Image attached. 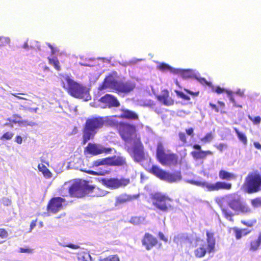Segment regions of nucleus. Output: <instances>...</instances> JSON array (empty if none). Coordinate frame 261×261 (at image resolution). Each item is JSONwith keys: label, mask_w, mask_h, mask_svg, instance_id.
<instances>
[{"label": "nucleus", "mask_w": 261, "mask_h": 261, "mask_svg": "<svg viewBox=\"0 0 261 261\" xmlns=\"http://www.w3.org/2000/svg\"><path fill=\"white\" fill-rule=\"evenodd\" d=\"M61 81L63 88L71 96L86 101L90 99L89 90L87 87L75 82L67 75L62 76Z\"/></svg>", "instance_id": "f257e3e1"}, {"label": "nucleus", "mask_w": 261, "mask_h": 261, "mask_svg": "<svg viewBox=\"0 0 261 261\" xmlns=\"http://www.w3.org/2000/svg\"><path fill=\"white\" fill-rule=\"evenodd\" d=\"M206 243L203 240L196 239L197 241L201 242L199 245L197 244V248L194 250L195 256L197 258L204 257L207 252L210 253L214 251L216 244L214 233L206 231Z\"/></svg>", "instance_id": "f03ea898"}, {"label": "nucleus", "mask_w": 261, "mask_h": 261, "mask_svg": "<svg viewBox=\"0 0 261 261\" xmlns=\"http://www.w3.org/2000/svg\"><path fill=\"white\" fill-rule=\"evenodd\" d=\"M156 158L163 166H175L178 163V156L173 153H167L163 143L159 142L156 146Z\"/></svg>", "instance_id": "7ed1b4c3"}, {"label": "nucleus", "mask_w": 261, "mask_h": 261, "mask_svg": "<svg viewBox=\"0 0 261 261\" xmlns=\"http://www.w3.org/2000/svg\"><path fill=\"white\" fill-rule=\"evenodd\" d=\"M149 172L158 178L169 183L178 182L182 178L180 171L170 173L162 169L157 165H152Z\"/></svg>", "instance_id": "20e7f679"}, {"label": "nucleus", "mask_w": 261, "mask_h": 261, "mask_svg": "<svg viewBox=\"0 0 261 261\" xmlns=\"http://www.w3.org/2000/svg\"><path fill=\"white\" fill-rule=\"evenodd\" d=\"M243 188L248 194L255 193L261 191V175L256 172L249 173L245 177Z\"/></svg>", "instance_id": "39448f33"}, {"label": "nucleus", "mask_w": 261, "mask_h": 261, "mask_svg": "<svg viewBox=\"0 0 261 261\" xmlns=\"http://www.w3.org/2000/svg\"><path fill=\"white\" fill-rule=\"evenodd\" d=\"M105 120L102 118H93L87 120L84 131V141L92 138L97 130L102 127Z\"/></svg>", "instance_id": "423d86ee"}, {"label": "nucleus", "mask_w": 261, "mask_h": 261, "mask_svg": "<svg viewBox=\"0 0 261 261\" xmlns=\"http://www.w3.org/2000/svg\"><path fill=\"white\" fill-rule=\"evenodd\" d=\"M151 199L152 204L162 212H167L173 208L170 203L173 200L168 196L156 193L152 195Z\"/></svg>", "instance_id": "0eeeda50"}, {"label": "nucleus", "mask_w": 261, "mask_h": 261, "mask_svg": "<svg viewBox=\"0 0 261 261\" xmlns=\"http://www.w3.org/2000/svg\"><path fill=\"white\" fill-rule=\"evenodd\" d=\"M96 189L94 187L89 185L85 180H80L74 182H72L71 196L82 197Z\"/></svg>", "instance_id": "6e6552de"}, {"label": "nucleus", "mask_w": 261, "mask_h": 261, "mask_svg": "<svg viewBox=\"0 0 261 261\" xmlns=\"http://www.w3.org/2000/svg\"><path fill=\"white\" fill-rule=\"evenodd\" d=\"M115 126L117 128L121 137L125 141H128L132 139L133 141L136 137H140L137 135L136 127L134 125L128 123H115Z\"/></svg>", "instance_id": "1a4fd4ad"}, {"label": "nucleus", "mask_w": 261, "mask_h": 261, "mask_svg": "<svg viewBox=\"0 0 261 261\" xmlns=\"http://www.w3.org/2000/svg\"><path fill=\"white\" fill-rule=\"evenodd\" d=\"M229 206L233 211L243 214H247L251 212L249 206L243 202L240 196H234L228 201Z\"/></svg>", "instance_id": "9d476101"}, {"label": "nucleus", "mask_w": 261, "mask_h": 261, "mask_svg": "<svg viewBox=\"0 0 261 261\" xmlns=\"http://www.w3.org/2000/svg\"><path fill=\"white\" fill-rule=\"evenodd\" d=\"M133 142L134 145L132 150V156L136 162H141L145 159V153L144 146L140 137H136Z\"/></svg>", "instance_id": "9b49d317"}, {"label": "nucleus", "mask_w": 261, "mask_h": 261, "mask_svg": "<svg viewBox=\"0 0 261 261\" xmlns=\"http://www.w3.org/2000/svg\"><path fill=\"white\" fill-rule=\"evenodd\" d=\"M136 87L135 82L131 81H115V90L118 92L127 93Z\"/></svg>", "instance_id": "f8f14e48"}, {"label": "nucleus", "mask_w": 261, "mask_h": 261, "mask_svg": "<svg viewBox=\"0 0 261 261\" xmlns=\"http://www.w3.org/2000/svg\"><path fill=\"white\" fill-rule=\"evenodd\" d=\"M65 202V199L61 197L53 198L49 201L47 210L49 212L56 213L61 210L63 207V204Z\"/></svg>", "instance_id": "ddd939ff"}, {"label": "nucleus", "mask_w": 261, "mask_h": 261, "mask_svg": "<svg viewBox=\"0 0 261 261\" xmlns=\"http://www.w3.org/2000/svg\"><path fill=\"white\" fill-rule=\"evenodd\" d=\"M115 112L117 113L115 115V118L117 117L122 119L134 120H137L139 119V117L137 113L129 110L118 109L117 110H115Z\"/></svg>", "instance_id": "4468645a"}, {"label": "nucleus", "mask_w": 261, "mask_h": 261, "mask_svg": "<svg viewBox=\"0 0 261 261\" xmlns=\"http://www.w3.org/2000/svg\"><path fill=\"white\" fill-rule=\"evenodd\" d=\"M142 244L147 250L151 249L158 244V239L151 234L146 232L142 239Z\"/></svg>", "instance_id": "2eb2a0df"}, {"label": "nucleus", "mask_w": 261, "mask_h": 261, "mask_svg": "<svg viewBox=\"0 0 261 261\" xmlns=\"http://www.w3.org/2000/svg\"><path fill=\"white\" fill-rule=\"evenodd\" d=\"M86 150L90 154L96 155L104 152H109L111 150L110 148H106L100 144L89 143L86 148Z\"/></svg>", "instance_id": "dca6fc26"}, {"label": "nucleus", "mask_w": 261, "mask_h": 261, "mask_svg": "<svg viewBox=\"0 0 261 261\" xmlns=\"http://www.w3.org/2000/svg\"><path fill=\"white\" fill-rule=\"evenodd\" d=\"M157 99L165 106H169L174 104V99L170 96L169 91L165 89L162 91L161 94L156 96Z\"/></svg>", "instance_id": "f3484780"}, {"label": "nucleus", "mask_w": 261, "mask_h": 261, "mask_svg": "<svg viewBox=\"0 0 261 261\" xmlns=\"http://www.w3.org/2000/svg\"><path fill=\"white\" fill-rule=\"evenodd\" d=\"M232 185L222 181H217L215 184L209 183L208 191H218L221 189L230 190Z\"/></svg>", "instance_id": "a211bd4d"}, {"label": "nucleus", "mask_w": 261, "mask_h": 261, "mask_svg": "<svg viewBox=\"0 0 261 261\" xmlns=\"http://www.w3.org/2000/svg\"><path fill=\"white\" fill-rule=\"evenodd\" d=\"M193 147L197 150H200L199 151H193L192 152V156L197 159H203L206 158L208 155H212L213 152L210 150H201V146L199 144H194Z\"/></svg>", "instance_id": "6ab92c4d"}, {"label": "nucleus", "mask_w": 261, "mask_h": 261, "mask_svg": "<svg viewBox=\"0 0 261 261\" xmlns=\"http://www.w3.org/2000/svg\"><path fill=\"white\" fill-rule=\"evenodd\" d=\"M99 101L102 108H111L114 106V96L112 95L107 94L101 97Z\"/></svg>", "instance_id": "aec40b11"}, {"label": "nucleus", "mask_w": 261, "mask_h": 261, "mask_svg": "<svg viewBox=\"0 0 261 261\" xmlns=\"http://www.w3.org/2000/svg\"><path fill=\"white\" fill-rule=\"evenodd\" d=\"M139 194L132 195L122 194L117 197L116 203L117 204L125 203L131 201L134 199H137L139 197Z\"/></svg>", "instance_id": "412c9836"}, {"label": "nucleus", "mask_w": 261, "mask_h": 261, "mask_svg": "<svg viewBox=\"0 0 261 261\" xmlns=\"http://www.w3.org/2000/svg\"><path fill=\"white\" fill-rule=\"evenodd\" d=\"M175 74H179L182 78L184 79L195 78L196 75L194 71L192 69H176Z\"/></svg>", "instance_id": "4be33fe9"}, {"label": "nucleus", "mask_w": 261, "mask_h": 261, "mask_svg": "<svg viewBox=\"0 0 261 261\" xmlns=\"http://www.w3.org/2000/svg\"><path fill=\"white\" fill-rule=\"evenodd\" d=\"M261 248V233H259L257 238L251 240L249 244V249L251 252L257 251Z\"/></svg>", "instance_id": "5701e85b"}, {"label": "nucleus", "mask_w": 261, "mask_h": 261, "mask_svg": "<svg viewBox=\"0 0 261 261\" xmlns=\"http://www.w3.org/2000/svg\"><path fill=\"white\" fill-rule=\"evenodd\" d=\"M114 88V77L113 75H110L107 77L103 84L99 86L98 89L102 90L107 88L113 89Z\"/></svg>", "instance_id": "b1692460"}, {"label": "nucleus", "mask_w": 261, "mask_h": 261, "mask_svg": "<svg viewBox=\"0 0 261 261\" xmlns=\"http://www.w3.org/2000/svg\"><path fill=\"white\" fill-rule=\"evenodd\" d=\"M219 106H217L216 105L210 102L209 106L211 107V109L214 110L216 113L220 112L221 114H224L225 112L224 111V108L225 107V103L222 101H218L217 102Z\"/></svg>", "instance_id": "393cba45"}, {"label": "nucleus", "mask_w": 261, "mask_h": 261, "mask_svg": "<svg viewBox=\"0 0 261 261\" xmlns=\"http://www.w3.org/2000/svg\"><path fill=\"white\" fill-rule=\"evenodd\" d=\"M215 91L217 94H221L223 92H225L227 94V95L229 96L230 100L232 103H233L235 106H236V102L235 99L234 98V97L233 96V94H232L233 92L232 91H231L230 90L225 89L219 86H218L216 87V88L215 89Z\"/></svg>", "instance_id": "a878e982"}, {"label": "nucleus", "mask_w": 261, "mask_h": 261, "mask_svg": "<svg viewBox=\"0 0 261 261\" xmlns=\"http://www.w3.org/2000/svg\"><path fill=\"white\" fill-rule=\"evenodd\" d=\"M72 182H66L61 188V194L63 196H71Z\"/></svg>", "instance_id": "bb28decb"}, {"label": "nucleus", "mask_w": 261, "mask_h": 261, "mask_svg": "<svg viewBox=\"0 0 261 261\" xmlns=\"http://www.w3.org/2000/svg\"><path fill=\"white\" fill-rule=\"evenodd\" d=\"M219 176L221 179L230 180L235 179L236 175L230 172H228L224 170H221L219 172Z\"/></svg>", "instance_id": "cd10ccee"}, {"label": "nucleus", "mask_w": 261, "mask_h": 261, "mask_svg": "<svg viewBox=\"0 0 261 261\" xmlns=\"http://www.w3.org/2000/svg\"><path fill=\"white\" fill-rule=\"evenodd\" d=\"M129 183L130 179L129 178H115V189L124 187L128 185Z\"/></svg>", "instance_id": "c85d7f7f"}, {"label": "nucleus", "mask_w": 261, "mask_h": 261, "mask_svg": "<svg viewBox=\"0 0 261 261\" xmlns=\"http://www.w3.org/2000/svg\"><path fill=\"white\" fill-rule=\"evenodd\" d=\"M94 164L95 166L113 165H114V158L112 157L98 160L95 162Z\"/></svg>", "instance_id": "c756f323"}, {"label": "nucleus", "mask_w": 261, "mask_h": 261, "mask_svg": "<svg viewBox=\"0 0 261 261\" xmlns=\"http://www.w3.org/2000/svg\"><path fill=\"white\" fill-rule=\"evenodd\" d=\"M158 68L160 70L164 72L169 71L171 73H175L176 71V69L173 68L169 65L164 63H161L158 66Z\"/></svg>", "instance_id": "7c9ffc66"}, {"label": "nucleus", "mask_w": 261, "mask_h": 261, "mask_svg": "<svg viewBox=\"0 0 261 261\" xmlns=\"http://www.w3.org/2000/svg\"><path fill=\"white\" fill-rule=\"evenodd\" d=\"M187 182L188 183H190L191 184H192V185H195L197 186L201 187L202 188H206L207 190L208 191L209 183L206 181H197V180L191 179V180H188L187 181Z\"/></svg>", "instance_id": "2f4dec72"}, {"label": "nucleus", "mask_w": 261, "mask_h": 261, "mask_svg": "<svg viewBox=\"0 0 261 261\" xmlns=\"http://www.w3.org/2000/svg\"><path fill=\"white\" fill-rule=\"evenodd\" d=\"M78 261H91L90 255L87 252H82L77 254Z\"/></svg>", "instance_id": "473e14b6"}, {"label": "nucleus", "mask_w": 261, "mask_h": 261, "mask_svg": "<svg viewBox=\"0 0 261 261\" xmlns=\"http://www.w3.org/2000/svg\"><path fill=\"white\" fill-rule=\"evenodd\" d=\"M38 168L39 170L42 172L45 177L47 178H49L51 177V172L43 164H39L38 166Z\"/></svg>", "instance_id": "72a5a7b5"}, {"label": "nucleus", "mask_w": 261, "mask_h": 261, "mask_svg": "<svg viewBox=\"0 0 261 261\" xmlns=\"http://www.w3.org/2000/svg\"><path fill=\"white\" fill-rule=\"evenodd\" d=\"M126 162L125 159L121 156H118L115 158V166H126Z\"/></svg>", "instance_id": "f704fd0d"}, {"label": "nucleus", "mask_w": 261, "mask_h": 261, "mask_svg": "<svg viewBox=\"0 0 261 261\" xmlns=\"http://www.w3.org/2000/svg\"><path fill=\"white\" fill-rule=\"evenodd\" d=\"M222 212L226 219L228 220L229 221L233 222V219L232 218L233 214L231 212L225 208L222 209Z\"/></svg>", "instance_id": "c9c22d12"}, {"label": "nucleus", "mask_w": 261, "mask_h": 261, "mask_svg": "<svg viewBox=\"0 0 261 261\" xmlns=\"http://www.w3.org/2000/svg\"><path fill=\"white\" fill-rule=\"evenodd\" d=\"M233 230L234 233V236L237 240H239L242 237V233L240 228L234 227L230 228L229 231Z\"/></svg>", "instance_id": "e433bc0d"}, {"label": "nucleus", "mask_w": 261, "mask_h": 261, "mask_svg": "<svg viewBox=\"0 0 261 261\" xmlns=\"http://www.w3.org/2000/svg\"><path fill=\"white\" fill-rule=\"evenodd\" d=\"M234 130L235 132L236 133L239 139L241 141H242L243 143H246L247 142V137L245 136V135L244 133H241L240 132H239L238 129L237 128H234Z\"/></svg>", "instance_id": "4c0bfd02"}, {"label": "nucleus", "mask_w": 261, "mask_h": 261, "mask_svg": "<svg viewBox=\"0 0 261 261\" xmlns=\"http://www.w3.org/2000/svg\"><path fill=\"white\" fill-rule=\"evenodd\" d=\"M200 84L202 85H207L210 87H212L213 89L214 88L212 83L210 82H208L206 80L204 77H197L196 76L195 78Z\"/></svg>", "instance_id": "58836bf2"}, {"label": "nucleus", "mask_w": 261, "mask_h": 261, "mask_svg": "<svg viewBox=\"0 0 261 261\" xmlns=\"http://www.w3.org/2000/svg\"><path fill=\"white\" fill-rule=\"evenodd\" d=\"M0 42V47L5 46L10 43V39L7 37L1 36Z\"/></svg>", "instance_id": "ea45409f"}, {"label": "nucleus", "mask_w": 261, "mask_h": 261, "mask_svg": "<svg viewBox=\"0 0 261 261\" xmlns=\"http://www.w3.org/2000/svg\"><path fill=\"white\" fill-rule=\"evenodd\" d=\"M175 92L178 97L185 100L189 101L190 100V97L189 96L185 94L182 92L175 90Z\"/></svg>", "instance_id": "a19ab883"}, {"label": "nucleus", "mask_w": 261, "mask_h": 261, "mask_svg": "<svg viewBox=\"0 0 261 261\" xmlns=\"http://www.w3.org/2000/svg\"><path fill=\"white\" fill-rule=\"evenodd\" d=\"M257 222V221L255 219L251 220L250 221H245V220H242L241 223L243 224L244 225L246 226L249 227H251L253 226Z\"/></svg>", "instance_id": "79ce46f5"}, {"label": "nucleus", "mask_w": 261, "mask_h": 261, "mask_svg": "<svg viewBox=\"0 0 261 261\" xmlns=\"http://www.w3.org/2000/svg\"><path fill=\"white\" fill-rule=\"evenodd\" d=\"M14 134L10 132H7L6 133H5L1 138L0 139L2 141L4 140H9L11 139L13 136Z\"/></svg>", "instance_id": "37998d69"}, {"label": "nucleus", "mask_w": 261, "mask_h": 261, "mask_svg": "<svg viewBox=\"0 0 261 261\" xmlns=\"http://www.w3.org/2000/svg\"><path fill=\"white\" fill-rule=\"evenodd\" d=\"M248 118L254 125H258L260 123L261 117L260 116H256L253 118L251 116L249 115Z\"/></svg>", "instance_id": "c03bdc74"}, {"label": "nucleus", "mask_w": 261, "mask_h": 261, "mask_svg": "<svg viewBox=\"0 0 261 261\" xmlns=\"http://www.w3.org/2000/svg\"><path fill=\"white\" fill-rule=\"evenodd\" d=\"M49 62L50 64L53 65L57 70H60V66L59 65V62L57 58L49 59Z\"/></svg>", "instance_id": "a18cd8bd"}, {"label": "nucleus", "mask_w": 261, "mask_h": 261, "mask_svg": "<svg viewBox=\"0 0 261 261\" xmlns=\"http://www.w3.org/2000/svg\"><path fill=\"white\" fill-rule=\"evenodd\" d=\"M178 137L179 140L183 144H187V138L186 136V135L184 132H179L178 133Z\"/></svg>", "instance_id": "49530a36"}, {"label": "nucleus", "mask_w": 261, "mask_h": 261, "mask_svg": "<svg viewBox=\"0 0 261 261\" xmlns=\"http://www.w3.org/2000/svg\"><path fill=\"white\" fill-rule=\"evenodd\" d=\"M251 203L254 207H257L259 205H261V198L256 197L255 198L252 199L251 200Z\"/></svg>", "instance_id": "de8ad7c7"}, {"label": "nucleus", "mask_w": 261, "mask_h": 261, "mask_svg": "<svg viewBox=\"0 0 261 261\" xmlns=\"http://www.w3.org/2000/svg\"><path fill=\"white\" fill-rule=\"evenodd\" d=\"M213 139V134L211 132L207 133L203 138L201 139V141L203 142L211 141Z\"/></svg>", "instance_id": "09e8293b"}, {"label": "nucleus", "mask_w": 261, "mask_h": 261, "mask_svg": "<svg viewBox=\"0 0 261 261\" xmlns=\"http://www.w3.org/2000/svg\"><path fill=\"white\" fill-rule=\"evenodd\" d=\"M19 252L31 254L33 252V249L28 247H20L19 249Z\"/></svg>", "instance_id": "8fccbe9b"}, {"label": "nucleus", "mask_w": 261, "mask_h": 261, "mask_svg": "<svg viewBox=\"0 0 261 261\" xmlns=\"http://www.w3.org/2000/svg\"><path fill=\"white\" fill-rule=\"evenodd\" d=\"M181 240V242H188V243H191L192 242V239L189 236V235L187 233L183 234L180 238Z\"/></svg>", "instance_id": "3c124183"}, {"label": "nucleus", "mask_w": 261, "mask_h": 261, "mask_svg": "<svg viewBox=\"0 0 261 261\" xmlns=\"http://www.w3.org/2000/svg\"><path fill=\"white\" fill-rule=\"evenodd\" d=\"M12 118H13V119H8V120L10 122H13L14 123H18V124H19V123L20 122V120L21 119V117L19 116H18L17 115H14L13 116Z\"/></svg>", "instance_id": "603ef678"}, {"label": "nucleus", "mask_w": 261, "mask_h": 261, "mask_svg": "<svg viewBox=\"0 0 261 261\" xmlns=\"http://www.w3.org/2000/svg\"><path fill=\"white\" fill-rule=\"evenodd\" d=\"M20 107L21 108V109L22 110H25V111H30L31 112L37 113V111L38 110V108H32L24 107V106H21Z\"/></svg>", "instance_id": "864d4df0"}, {"label": "nucleus", "mask_w": 261, "mask_h": 261, "mask_svg": "<svg viewBox=\"0 0 261 261\" xmlns=\"http://www.w3.org/2000/svg\"><path fill=\"white\" fill-rule=\"evenodd\" d=\"M184 90L188 94L194 96H197L199 94V91H196V92H193L189 89L185 88Z\"/></svg>", "instance_id": "5fc2aeb1"}, {"label": "nucleus", "mask_w": 261, "mask_h": 261, "mask_svg": "<svg viewBox=\"0 0 261 261\" xmlns=\"http://www.w3.org/2000/svg\"><path fill=\"white\" fill-rule=\"evenodd\" d=\"M100 261H114V257L113 255H110L107 257H100L99 258Z\"/></svg>", "instance_id": "6e6d98bb"}, {"label": "nucleus", "mask_w": 261, "mask_h": 261, "mask_svg": "<svg viewBox=\"0 0 261 261\" xmlns=\"http://www.w3.org/2000/svg\"><path fill=\"white\" fill-rule=\"evenodd\" d=\"M215 147L220 151H222L227 147V145L225 143H220L215 145Z\"/></svg>", "instance_id": "4d7b16f0"}, {"label": "nucleus", "mask_w": 261, "mask_h": 261, "mask_svg": "<svg viewBox=\"0 0 261 261\" xmlns=\"http://www.w3.org/2000/svg\"><path fill=\"white\" fill-rule=\"evenodd\" d=\"M8 232L4 229H0V237L2 238H6L8 237Z\"/></svg>", "instance_id": "13d9d810"}, {"label": "nucleus", "mask_w": 261, "mask_h": 261, "mask_svg": "<svg viewBox=\"0 0 261 261\" xmlns=\"http://www.w3.org/2000/svg\"><path fill=\"white\" fill-rule=\"evenodd\" d=\"M187 134L189 136L193 137L194 136V129L192 127H190L186 129Z\"/></svg>", "instance_id": "bf43d9fd"}, {"label": "nucleus", "mask_w": 261, "mask_h": 261, "mask_svg": "<svg viewBox=\"0 0 261 261\" xmlns=\"http://www.w3.org/2000/svg\"><path fill=\"white\" fill-rule=\"evenodd\" d=\"M11 94L12 95H13L14 96H15V97H16L17 98L19 99H24V100H27V98H24V97H20L18 95L19 94H21V95H27L26 94H24V93H11Z\"/></svg>", "instance_id": "052dcab7"}, {"label": "nucleus", "mask_w": 261, "mask_h": 261, "mask_svg": "<svg viewBox=\"0 0 261 261\" xmlns=\"http://www.w3.org/2000/svg\"><path fill=\"white\" fill-rule=\"evenodd\" d=\"M2 200L3 204L7 206L10 205L11 203V200L7 198H4Z\"/></svg>", "instance_id": "680f3d73"}, {"label": "nucleus", "mask_w": 261, "mask_h": 261, "mask_svg": "<svg viewBox=\"0 0 261 261\" xmlns=\"http://www.w3.org/2000/svg\"><path fill=\"white\" fill-rule=\"evenodd\" d=\"M48 46L51 50V53L53 54H55L56 53L58 52V49L57 47H54L50 43H47Z\"/></svg>", "instance_id": "e2e57ef3"}, {"label": "nucleus", "mask_w": 261, "mask_h": 261, "mask_svg": "<svg viewBox=\"0 0 261 261\" xmlns=\"http://www.w3.org/2000/svg\"><path fill=\"white\" fill-rule=\"evenodd\" d=\"M241 232L242 233V236H247L248 234L251 232V230H248L246 228H242L241 229Z\"/></svg>", "instance_id": "0e129e2a"}, {"label": "nucleus", "mask_w": 261, "mask_h": 261, "mask_svg": "<svg viewBox=\"0 0 261 261\" xmlns=\"http://www.w3.org/2000/svg\"><path fill=\"white\" fill-rule=\"evenodd\" d=\"M159 237L161 240H163L165 242L167 241V239L165 237V236L163 232H159Z\"/></svg>", "instance_id": "69168bd1"}, {"label": "nucleus", "mask_w": 261, "mask_h": 261, "mask_svg": "<svg viewBox=\"0 0 261 261\" xmlns=\"http://www.w3.org/2000/svg\"><path fill=\"white\" fill-rule=\"evenodd\" d=\"M15 142L19 144H21L22 142V138L20 136H17L15 138Z\"/></svg>", "instance_id": "338daca9"}, {"label": "nucleus", "mask_w": 261, "mask_h": 261, "mask_svg": "<svg viewBox=\"0 0 261 261\" xmlns=\"http://www.w3.org/2000/svg\"><path fill=\"white\" fill-rule=\"evenodd\" d=\"M253 145L256 148L258 149H261V144L259 142H254Z\"/></svg>", "instance_id": "774afa93"}]
</instances>
